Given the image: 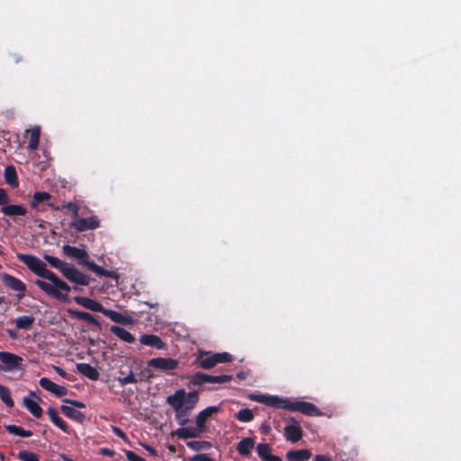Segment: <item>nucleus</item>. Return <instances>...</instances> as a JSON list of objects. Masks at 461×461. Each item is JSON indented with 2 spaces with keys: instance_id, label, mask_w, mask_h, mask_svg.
Here are the masks:
<instances>
[{
  "instance_id": "obj_60",
  "label": "nucleus",
  "mask_w": 461,
  "mask_h": 461,
  "mask_svg": "<svg viewBox=\"0 0 461 461\" xmlns=\"http://www.w3.org/2000/svg\"><path fill=\"white\" fill-rule=\"evenodd\" d=\"M207 389H208V390H216V389H217V387H215V386H209Z\"/></svg>"
},
{
  "instance_id": "obj_20",
  "label": "nucleus",
  "mask_w": 461,
  "mask_h": 461,
  "mask_svg": "<svg viewBox=\"0 0 461 461\" xmlns=\"http://www.w3.org/2000/svg\"><path fill=\"white\" fill-rule=\"evenodd\" d=\"M50 199V194L47 192H36L30 201V205L32 209L38 212H42L43 210L40 207L41 203H48Z\"/></svg>"
},
{
  "instance_id": "obj_18",
  "label": "nucleus",
  "mask_w": 461,
  "mask_h": 461,
  "mask_svg": "<svg viewBox=\"0 0 461 461\" xmlns=\"http://www.w3.org/2000/svg\"><path fill=\"white\" fill-rule=\"evenodd\" d=\"M284 435L286 440L295 443L303 437V430L299 425H287L285 427Z\"/></svg>"
},
{
  "instance_id": "obj_44",
  "label": "nucleus",
  "mask_w": 461,
  "mask_h": 461,
  "mask_svg": "<svg viewBox=\"0 0 461 461\" xmlns=\"http://www.w3.org/2000/svg\"><path fill=\"white\" fill-rule=\"evenodd\" d=\"M58 397L65 396L68 393V389L64 386L56 384L54 389L51 392Z\"/></svg>"
},
{
  "instance_id": "obj_41",
  "label": "nucleus",
  "mask_w": 461,
  "mask_h": 461,
  "mask_svg": "<svg viewBox=\"0 0 461 461\" xmlns=\"http://www.w3.org/2000/svg\"><path fill=\"white\" fill-rule=\"evenodd\" d=\"M39 384L40 385L45 389L46 391H49V392H52V390L54 389L56 384L52 381H50L49 378L47 377H42L40 379L39 381Z\"/></svg>"
},
{
  "instance_id": "obj_3",
  "label": "nucleus",
  "mask_w": 461,
  "mask_h": 461,
  "mask_svg": "<svg viewBox=\"0 0 461 461\" xmlns=\"http://www.w3.org/2000/svg\"><path fill=\"white\" fill-rule=\"evenodd\" d=\"M185 391L179 389L175 393L168 395L166 401L174 409L176 420L181 426H185L189 422V412L193 410L187 409V406L185 405Z\"/></svg>"
},
{
  "instance_id": "obj_51",
  "label": "nucleus",
  "mask_w": 461,
  "mask_h": 461,
  "mask_svg": "<svg viewBox=\"0 0 461 461\" xmlns=\"http://www.w3.org/2000/svg\"><path fill=\"white\" fill-rule=\"evenodd\" d=\"M313 461H332V459L326 455H316Z\"/></svg>"
},
{
  "instance_id": "obj_50",
  "label": "nucleus",
  "mask_w": 461,
  "mask_h": 461,
  "mask_svg": "<svg viewBox=\"0 0 461 461\" xmlns=\"http://www.w3.org/2000/svg\"><path fill=\"white\" fill-rule=\"evenodd\" d=\"M100 454L105 456H113L115 455V451L108 447H102L100 449Z\"/></svg>"
},
{
  "instance_id": "obj_19",
  "label": "nucleus",
  "mask_w": 461,
  "mask_h": 461,
  "mask_svg": "<svg viewBox=\"0 0 461 461\" xmlns=\"http://www.w3.org/2000/svg\"><path fill=\"white\" fill-rule=\"evenodd\" d=\"M103 314L109 318L111 321L122 325H128L132 323L131 317L123 315L113 310L105 309Z\"/></svg>"
},
{
  "instance_id": "obj_38",
  "label": "nucleus",
  "mask_w": 461,
  "mask_h": 461,
  "mask_svg": "<svg viewBox=\"0 0 461 461\" xmlns=\"http://www.w3.org/2000/svg\"><path fill=\"white\" fill-rule=\"evenodd\" d=\"M186 446L195 451H200L203 449H208L211 447V444L208 441H189L186 443Z\"/></svg>"
},
{
  "instance_id": "obj_40",
  "label": "nucleus",
  "mask_w": 461,
  "mask_h": 461,
  "mask_svg": "<svg viewBox=\"0 0 461 461\" xmlns=\"http://www.w3.org/2000/svg\"><path fill=\"white\" fill-rule=\"evenodd\" d=\"M117 381L119 382L121 386H124L129 384H135L137 383V379L134 375V374L131 371L130 374L126 376H119L117 378Z\"/></svg>"
},
{
  "instance_id": "obj_49",
  "label": "nucleus",
  "mask_w": 461,
  "mask_h": 461,
  "mask_svg": "<svg viewBox=\"0 0 461 461\" xmlns=\"http://www.w3.org/2000/svg\"><path fill=\"white\" fill-rule=\"evenodd\" d=\"M113 431L115 435H117L119 438H122L123 440H127V435L118 427H113Z\"/></svg>"
},
{
  "instance_id": "obj_47",
  "label": "nucleus",
  "mask_w": 461,
  "mask_h": 461,
  "mask_svg": "<svg viewBox=\"0 0 461 461\" xmlns=\"http://www.w3.org/2000/svg\"><path fill=\"white\" fill-rule=\"evenodd\" d=\"M9 202V197L6 191L3 188H0V205L5 206Z\"/></svg>"
},
{
  "instance_id": "obj_5",
  "label": "nucleus",
  "mask_w": 461,
  "mask_h": 461,
  "mask_svg": "<svg viewBox=\"0 0 461 461\" xmlns=\"http://www.w3.org/2000/svg\"><path fill=\"white\" fill-rule=\"evenodd\" d=\"M284 410L290 411H299L306 416L311 417L321 415V411L315 404L304 401L289 400V402L284 406Z\"/></svg>"
},
{
  "instance_id": "obj_63",
  "label": "nucleus",
  "mask_w": 461,
  "mask_h": 461,
  "mask_svg": "<svg viewBox=\"0 0 461 461\" xmlns=\"http://www.w3.org/2000/svg\"><path fill=\"white\" fill-rule=\"evenodd\" d=\"M151 377H152V375H151V374H149V375H147V378H148V379H149V378H151Z\"/></svg>"
},
{
  "instance_id": "obj_4",
  "label": "nucleus",
  "mask_w": 461,
  "mask_h": 461,
  "mask_svg": "<svg viewBox=\"0 0 461 461\" xmlns=\"http://www.w3.org/2000/svg\"><path fill=\"white\" fill-rule=\"evenodd\" d=\"M232 356L227 352L212 353L208 351H199L195 357L194 364L205 370L212 369L217 364L231 362Z\"/></svg>"
},
{
  "instance_id": "obj_10",
  "label": "nucleus",
  "mask_w": 461,
  "mask_h": 461,
  "mask_svg": "<svg viewBox=\"0 0 461 461\" xmlns=\"http://www.w3.org/2000/svg\"><path fill=\"white\" fill-rule=\"evenodd\" d=\"M100 226V221L96 216H90L87 218H79L70 223V227L77 231H86L89 230H95Z\"/></svg>"
},
{
  "instance_id": "obj_1",
  "label": "nucleus",
  "mask_w": 461,
  "mask_h": 461,
  "mask_svg": "<svg viewBox=\"0 0 461 461\" xmlns=\"http://www.w3.org/2000/svg\"><path fill=\"white\" fill-rule=\"evenodd\" d=\"M16 258L26 265L33 274L52 283L50 285L41 279H36L34 284L41 290L60 302H67L68 300V294L71 291V287L55 273L48 269L43 261L31 254L18 253Z\"/></svg>"
},
{
  "instance_id": "obj_29",
  "label": "nucleus",
  "mask_w": 461,
  "mask_h": 461,
  "mask_svg": "<svg viewBox=\"0 0 461 461\" xmlns=\"http://www.w3.org/2000/svg\"><path fill=\"white\" fill-rule=\"evenodd\" d=\"M5 180L12 187L19 185L16 169L14 166H7L5 169Z\"/></svg>"
},
{
  "instance_id": "obj_36",
  "label": "nucleus",
  "mask_w": 461,
  "mask_h": 461,
  "mask_svg": "<svg viewBox=\"0 0 461 461\" xmlns=\"http://www.w3.org/2000/svg\"><path fill=\"white\" fill-rule=\"evenodd\" d=\"M199 400L198 392L192 391L187 394L185 393V405L187 406V409H194Z\"/></svg>"
},
{
  "instance_id": "obj_6",
  "label": "nucleus",
  "mask_w": 461,
  "mask_h": 461,
  "mask_svg": "<svg viewBox=\"0 0 461 461\" xmlns=\"http://www.w3.org/2000/svg\"><path fill=\"white\" fill-rule=\"evenodd\" d=\"M232 380V375H212L203 374L201 372L194 373L190 380V383L193 385L201 386L207 383L210 384H224L230 382Z\"/></svg>"
},
{
  "instance_id": "obj_27",
  "label": "nucleus",
  "mask_w": 461,
  "mask_h": 461,
  "mask_svg": "<svg viewBox=\"0 0 461 461\" xmlns=\"http://www.w3.org/2000/svg\"><path fill=\"white\" fill-rule=\"evenodd\" d=\"M70 313L77 319L85 321L90 324H93L94 326L97 327L98 329H101V323L98 320H96L92 314H90L87 312H81V311H70Z\"/></svg>"
},
{
  "instance_id": "obj_55",
  "label": "nucleus",
  "mask_w": 461,
  "mask_h": 461,
  "mask_svg": "<svg viewBox=\"0 0 461 461\" xmlns=\"http://www.w3.org/2000/svg\"><path fill=\"white\" fill-rule=\"evenodd\" d=\"M55 370L60 376L67 377V372L63 368L56 366Z\"/></svg>"
},
{
  "instance_id": "obj_32",
  "label": "nucleus",
  "mask_w": 461,
  "mask_h": 461,
  "mask_svg": "<svg viewBox=\"0 0 461 461\" xmlns=\"http://www.w3.org/2000/svg\"><path fill=\"white\" fill-rule=\"evenodd\" d=\"M35 319L32 315H23L15 319L16 328L19 330H29L33 324Z\"/></svg>"
},
{
  "instance_id": "obj_64",
  "label": "nucleus",
  "mask_w": 461,
  "mask_h": 461,
  "mask_svg": "<svg viewBox=\"0 0 461 461\" xmlns=\"http://www.w3.org/2000/svg\"><path fill=\"white\" fill-rule=\"evenodd\" d=\"M2 302H3V298H2V297H0V303H1Z\"/></svg>"
},
{
  "instance_id": "obj_35",
  "label": "nucleus",
  "mask_w": 461,
  "mask_h": 461,
  "mask_svg": "<svg viewBox=\"0 0 461 461\" xmlns=\"http://www.w3.org/2000/svg\"><path fill=\"white\" fill-rule=\"evenodd\" d=\"M235 418L241 422H249L254 419V413L250 409H242L235 414Z\"/></svg>"
},
{
  "instance_id": "obj_58",
  "label": "nucleus",
  "mask_w": 461,
  "mask_h": 461,
  "mask_svg": "<svg viewBox=\"0 0 461 461\" xmlns=\"http://www.w3.org/2000/svg\"><path fill=\"white\" fill-rule=\"evenodd\" d=\"M237 377H238L240 380L245 379V378H246V374H245L244 372H240V373L237 375Z\"/></svg>"
},
{
  "instance_id": "obj_39",
  "label": "nucleus",
  "mask_w": 461,
  "mask_h": 461,
  "mask_svg": "<svg viewBox=\"0 0 461 461\" xmlns=\"http://www.w3.org/2000/svg\"><path fill=\"white\" fill-rule=\"evenodd\" d=\"M17 457L21 461H39V455L29 452L27 450H21L17 454Z\"/></svg>"
},
{
  "instance_id": "obj_30",
  "label": "nucleus",
  "mask_w": 461,
  "mask_h": 461,
  "mask_svg": "<svg viewBox=\"0 0 461 461\" xmlns=\"http://www.w3.org/2000/svg\"><path fill=\"white\" fill-rule=\"evenodd\" d=\"M43 259L46 262H48V264L51 267L59 270L61 273H63L64 269L66 268L67 265L68 264V263H67L54 256L49 255V254H45L43 256Z\"/></svg>"
},
{
  "instance_id": "obj_54",
  "label": "nucleus",
  "mask_w": 461,
  "mask_h": 461,
  "mask_svg": "<svg viewBox=\"0 0 461 461\" xmlns=\"http://www.w3.org/2000/svg\"><path fill=\"white\" fill-rule=\"evenodd\" d=\"M47 205L54 211H62L63 210V204L62 205H55L54 203L48 202Z\"/></svg>"
},
{
  "instance_id": "obj_28",
  "label": "nucleus",
  "mask_w": 461,
  "mask_h": 461,
  "mask_svg": "<svg viewBox=\"0 0 461 461\" xmlns=\"http://www.w3.org/2000/svg\"><path fill=\"white\" fill-rule=\"evenodd\" d=\"M264 404L269 407L284 409V406L289 402V399H283L276 395H266Z\"/></svg>"
},
{
  "instance_id": "obj_13",
  "label": "nucleus",
  "mask_w": 461,
  "mask_h": 461,
  "mask_svg": "<svg viewBox=\"0 0 461 461\" xmlns=\"http://www.w3.org/2000/svg\"><path fill=\"white\" fill-rule=\"evenodd\" d=\"M220 411V407L218 406H209L203 411H201L195 418V423L198 427L202 428L205 430V423L207 420L212 416V414L217 413Z\"/></svg>"
},
{
  "instance_id": "obj_16",
  "label": "nucleus",
  "mask_w": 461,
  "mask_h": 461,
  "mask_svg": "<svg viewBox=\"0 0 461 461\" xmlns=\"http://www.w3.org/2000/svg\"><path fill=\"white\" fill-rule=\"evenodd\" d=\"M47 413L55 426H57L65 433L68 434L70 432L68 423L62 418L59 417V412L57 411L56 409L50 406L48 408Z\"/></svg>"
},
{
  "instance_id": "obj_8",
  "label": "nucleus",
  "mask_w": 461,
  "mask_h": 461,
  "mask_svg": "<svg viewBox=\"0 0 461 461\" xmlns=\"http://www.w3.org/2000/svg\"><path fill=\"white\" fill-rule=\"evenodd\" d=\"M1 280H2L3 284L7 288L20 293L17 294V297L19 300H21L24 296V292L26 291V285L22 280L14 277V276H12L10 274H6V273H5L1 276Z\"/></svg>"
},
{
  "instance_id": "obj_34",
  "label": "nucleus",
  "mask_w": 461,
  "mask_h": 461,
  "mask_svg": "<svg viewBox=\"0 0 461 461\" xmlns=\"http://www.w3.org/2000/svg\"><path fill=\"white\" fill-rule=\"evenodd\" d=\"M0 399L8 407H14V401L11 397V392L8 387L0 384Z\"/></svg>"
},
{
  "instance_id": "obj_59",
  "label": "nucleus",
  "mask_w": 461,
  "mask_h": 461,
  "mask_svg": "<svg viewBox=\"0 0 461 461\" xmlns=\"http://www.w3.org/2000/svg\"><path fill=\"white\" fill-rule=\"evenodd\" d=\"M62 459L64 461H74L72 458H70V457H68V456H65V455L62 456Z\"/></svg>"
},
{
  "instance_id": "obj_43",
  "label": "nucleus",
  "mask_w": 461,
  "mask_h": 461,
  "mask_svg": "<svg viewBox=\"0 0 461 461\" xmlns=\"http://www.w3.org/2000/svg\"><path fill=\"white\" fill-rule=\"evenodd\" d=\"M123 451L129 461H146L144 458L139 456L135 452L131 450L124 449Z\"/></svg>"
},
{
  "instance_id": "obj_52",
  "label": "nucleus",
  "mask_w": 461,
  "mask_h": 461,
  "mask_svg": "<svg viewBox=\"0 0 461 461\" xmlns=\"http://www.w3.org/2000/svg\"><path fill=\"white\" fill-rule=\"evenodd\" d=\"M264 397H266V395L264 394H252L250 395V399L253 400V401H256L258 402H260V403H264V402L262 400H264Z\"/></svg>"
},
{
  "instance_id": "obj_48",
  "label": "nucleus",
  "mask_w": 461,
  "mask_h": 461,
  "mask_svg": "<svg viewBox=\"0 0 461 461\" xmlns=\"http://www.w3.org/2000/svg\"><path fill=\"white\" fill-rule=\"evenodd\" d=\"M10 59L14 64H18L22 61H23V56L18 52H12L10 53Z\"/></svg>"
},
{
  "instance_id": "obj_2",
  "label": "nucleus",
  "mask_w": 461,
  "mask_h": 461,
  "mask_svg": "<svg viewBox=\"0 0 461 461\" xmlns=\"http://www.w3.org/2000/svg\"><path fill=\"white\" fill-rule=\"evenodd\" d=\"M62 249L67 257L77 259L79 265L86 267L90 271L94 272L97 276L110 278L118 277V275L115 272L104 269L95 264L93 260H90L89 255L86 249L70 245H64Z\"/></svg>"
},
{
  "instance_id": "obj_31",
  "label": "nucleus",
  "mask_w": 461,
  "mask_h": 461,
  "mask_svg": "<svg viewBox=\"0 0 461 461\" xmlns=\"http://www.w3.org/2000/svg\"><path fill=\"white\" fill-rule=\"evenodd\" d=\"M40 137H41V128L39 126L33 127L30 131V140L28 148L32 150H35L39 147L40 142Z\"/></svg>"
},
{
  "instance_id": "obj_42",
  "label": "nucleus",
  "mask_w": 461,
  "mask_h": 461,
  "mask_svg": "<svg viewBox=\"0 0 461 461\" xmlns=\"http://www.w3.org/2000/svg\"><path fill=\"white\" fill-rule=\"evenodd\" d=\"M64 209H68L70 212H72L74 217H77L78 216L79 207L77 206V203H75L73 202H69L68 203H65V204H63V210Z\"/></svg>"
},
{
  "instance_id": "obj_17",
  "label": "nucleus",
  "mask_w": 461,
  "mask_h": 461,
  "mask_svg": "<svg viewBox=\"0 0 461 461\" xmlns=\"http://www.w3.org/2000/svg\"><path fill=\"white\" fill-rule=\"evenodd\" d=\"M77 370L78 373L82 374L84 376L92 381H96L99 379L100 374L98 370L92 366L90 364L78 363L77 364Z\"/></svg>"
},
{
  "instance_id": "obj_45",
  "label": "nucleus",
  "mask_w": 461,
  "mask_h": 461,
  "mask_svg": "<svg viewBox=\"0 0 461 461\" xmlns=\"http://www.w3.org/2000/svg\"><path fill=\"white\" fill-rule=\"evenodd\" d=\"M63 402L65 403H68V404H70L74 407H77V408H80V409H83V408H86V404L80 401H77V400H72V399H68V398H64L62 400Z\"/></svg>"
},
{
  "instance_id": "obj_22",
  "label": "nucleus",
  "mask_w": 461,
  "mask_h": 461,
  "mask_svg": "<svg viewBox=\"0 0 461 461\" xmlns=\"http://www.w3.org/2000/svg\"><path fill=\"white\" fill-rule=\"evenodd\" d=\"M1 212L7 216H24L27 213L25 207L20 204H5Z\"/></svg>"
},
{
  "instance_id": "obj_61",
  "label": "nucleus",
  "mask_w": 461,
  "mask_h": 461,
  "mask_svg": "<svg viewBox=\"0 0 461 461\" xmlns=\"http://www.w3.org/2000/svg\"><path fill=\"white\" fill-rule=\"evenodd\" d=\"M30 396L38 398V397L36 396V394H35L33 392H31V393H30Z\"/></svg>"
},
{
  "instance_id": "obj_26",
  "label": "nucleus",
  "mask_w": 461,
  "mask_h": 461,
  "mask_svg": "<svg viewBox=\"0 0 461 461\" xmlns=\"http://www.w3.org/2000/svg\"><path fill=\"white\" fill-rule=\"evenodd\" d=\"M24 407L35 417L41 418L42 416V409L41 407L35 402L33 399L30 397H24L23 400Z\"/></svg>"
},
{
  "instance_id": "obj_62",
  "label": "nucleus",
  "mask_w": 461,
  "mask_h": 461,
  "mask_svg": "<svg viewBox=\"0 0 461 461\" xmlns=\"http://www.w3.org/2000/svg\"><path fill=\"white\" fill-rule=\"evenodd\" d=\"M73 289H74L75 291H80V289H79L77 286H74V287H73Z\"/></svg>"
},
{
  "instance_id": "obj_25",
  "label": "nucleus",
  "mask_w": 461,
  "mask_h": 461,
  "mask_svg": "<svg viewBox=\"0 0 461 461\" xmlns=\"http://www.w3.org/2000/svg\"><path fill=\"white\" fill-rule=\"evenodd\" d=\"M110 331L122 341L128 343H133L135 341V337L131 332H129L128 330L122 327L112 326L110 328Z\"/></svg>"
},
{
  "instance_id": "obj_7",
  "label": "nucleus",
  "mask_w": 461,
  "mask_h": 461,
  "mask_svg": "<svg viewBox=\"0 0 461 461\" xmlns=\"http://www.w3.org/2000/svg\"><path fill=\"white\" fill-rule=\"evenodd\" d=\"M62 275L68 281L79 285H88L91 281V278L87 275L82 273L69 264L67 265Z\"/></svg>"
},
{
  "instance_id": "obj_46",
  "label": "nucleus",
  "mask_w": 461,
  "mask_h": 461,
  "mask_svg": "<svg viewBox=\"0 0 461 461\" xmlns=\"http://www.w3.org/2000/svg\"><path fill=\"white\" fill-rule=\"evenodd\" d=\"M191 461H214L207 454H196L190 459Z\"/></svg>"
},
{
  "instance_id": "obj_56",
  "label": "nucleus",
  "mask_w": 461,
  "mask_h": 461,
  "mask_svg": "<svg viewBox=\"0 0 461 461\" xmlns=\"http://www.w3.org/2000/svg\"><path fill=\"white\" fill-rule=\"evenodd\" d=\"M266 461H282V459L281 457L271 454Z\"/></svg>"
},
{
  "instance_id": "obj_11",
  "label": "nucleus",
  "mask_w": 461,
  "mask_h": 461,
  "mask_svg": "<svg viewBox=\"0 0 461 461\" xmlns=\"http://www.w3.org/2000/svg\"><path fill=\"white\" fill-rule=\"evenodd\" d=\"M148 366L162 371H171L178 366V360L171 357H156L148 361Z\"/></svg>"
},
{
  "instance_id": "obj_14",
  "label": "nucleus",
  "mask_w": 461,
  "mask_h": 461,
  "mask_svg": "<svg viewBox=\"0 0 461 461\" xmlns=\"http://www.w3.org/2000/svg\"><path fill=\"white\" fill-rule=\"evenodd\" d=\"M140 342L157 349H165L167 348V344L161 339V338L154 334L142 335L140 339Z\"/></svg>"
},
{
  "instance_id": "obj_37",
  "label": "nucleus",
  "mask_w": 461,
  "mask_h": 461,
  "mask_svg": "<svg viewBox=\"0 0 461 461\" xmlns=\"http://www.w3.org/2000/svg\"><path fill=\"white\" fill-rule=\"evenodd\" d=\"M256 449H257L258 456L263 461H266L268 458V456L271 455V453H270L271 447L267 443H259V444H258Z\"/></svg>"
},
{
  "instance_id": "obj_53",
  "label": "nucleus",
  "mask_w": 461,
  "mask_h": 461,
  "mask_svg": "<svg viewBox=\"0 0 461 461\" xmlns=\"http://www.w3.org/2000/svg\"><path fill=\"white\" fill-rule=\"evenodd\" d=\"M144 448L149 451V453L152 456H157L158 455V451L156 448H154L153 447L149 446V445H144L143 446Z\"/></svg>"
},
{
  "instance_id": "obj_57",
  "label": "nucleus",
  "mask_w": 461,
  "mask_h": 461,
  "mask_svg": "<svg viewBox=\"0 0 461 461\" xmlns=\"http://www.w3.org/2000/svg\"><path fill=\"white\" fill-rule=\"evenodd\" d=\"M6 331H7L8 336L11 339H14L17 338V335H16L15 331H14L13 330H7Z\"/></svg>"
},
{
  "instance_id": "obj_21",
  "label": "nucleus",
  "mask_w": 461,
  "mask_h": 461,
  "mask_svg": "<svg viewBox=\"0 0 461 461\" xmlns=\"http://www.w3.org/2000/svg\"><path fill=\"white\" fill-rule=\"evenodd\" d=\"M254 447L255 440L252 438H244L237 444L236 449L240 456H248Z\"/></svg>"
},
{
  "instance_id": "obj_23",
  "label": "nucleus",
  "mask_w": 461,
  "mask_h": 461,
  "mask_svg": "<svg viewBox=\"0 0 461 461\" xmlns=\"http://www.w3.org/2000/svg\"><path fill=\"white\" fill-rule=\"evenodd\" d=\"M285 456L289 461H307L312 456V452L309 449L291 450Z\"/></svg>"
},
{
  "instance_id": "obj_9",
  "label": "nucleus",
  "mask_w": 461,
  "mask_h": 461,
  "mask_svg": "<svg viewBox=\"0 0 461 461\" xmlns=\"http://www.w3.org/2000/svg\"><path fill=\"white\" fill-rule=\"evenodd\" d=\"M0 361L4 364L0 369L7 372L19 368L23 358L14 353L0 351Z\"/></svg>"
},
{
  "instance_id": "obj_24",
  "label": "nucleus",
  "mask_w": 461,
  "mask_h": 461,
  "mask_svg": "<svg viewBox=\"0 0 461 461\" xmlns=\"http://www.w3.org/2000/svg\"><path fill=\"white\" fill-rule=\"evenodd\" d=\"M60 410L66 417L74 420L77 422H83L86 419V416L83 412L76 410L71 406L62 405L60 407Z\"/></svg>"
},
{
  "instance_id": "obj_33",
  "label": "nucleus",
  "mask_w": 461,
  "mask_h": 461,
  "mask_svg": "<svg viewBox=\"0 0 461 461\" xmlns=\"http://www.w3.org/2000/svg\"><path fill=\"white\" fill-rule=\"evenodd\" d=\"M6 430L10 434H14L15 436L23 437V438H29L32 436V430L24 429L23 428L17 426V425H6L5 426Z\"/></svg>"
},
{
  "instance_id": "obj_12",
  "label": "nucleus",
  "mask_w": 461,
  "mask_h": 461,
  "mask_svg": "<svg viewBox=\"0 0 461 461\" xmlns=\"http://www.w3.org/2000/svg\"><path fill=\"white\" fill-rule=\"evenodd\" d=\"M74 301L77 304L85 307L86 309L93 311V312L104 313V311L105 310V308L102 305V303H100L99 302H97L95 300L88 298V297L76 296L74 298Z\"/></svg>"
},
{
  "instance_id": "obj_15",
  "label": "nucleus",
  "mask_w": 461,
  "mask_h": 461,
  "mask_svg": "<svg viewBox=\"0 0 461 461\" xmlns=\"http://www.w3.org/2000/svg\"><path fill=\"white\" fill-rule=\"evenodd\" d=\"M204 430L198 427H184L179 428L175 431V435H176L179 438L186 439V438H194L199 437Z\"/></svg>"
}]
</instances>
